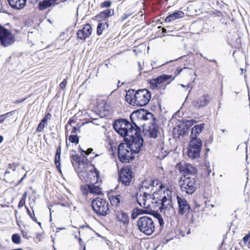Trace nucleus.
I'll list each match as a JSON object with an SVG mask.
<instances>
[{
    "instance_id": "obj_15",
    "label": "nucleus",
    "mask_w": 250,
    "mask_h": 250,
    "mask_svg": "<svg viewBox=\"0 0 250 250\" xmlns=\"http://www.w3.org/2000/svg\"><path fill=\"white\" fill-rule=\"evenodd\" d=\"M10 6L14 9L21 10L26 5L27 0H7Z\"/></svg>"
},
{
    "instance_id": "obj_63",
    "label": "nucleus",
    "mask_w": 250,
    "mask_h": 250,
    "mask_svg": "<svg viewBox=\"0 0 250 250\" xmlns=\"http://www.w3.org/2000/svg\"><path fill=\"white\" fill-rule=\"evenodd\" d=\"M144 188H145L146 189H147L149 188L148 187H147V186H142L139 188L140 191H141V192L142 191Z\"/></svg>"
},
{
    "instance_id": "obj_50",
    "label": "nucleus",
    "mask_w": 250,
    "mask_h": 250,
    "mask_svg": "<svg viewBox=\"0 0 250 250\" xmlns=\"http://www.w3.org/2000/svg\"><path fill=\"white\" fill-rule=\"evenodd\" d=\"M178 169L180 171L184 172V169L186 168V165L185 166H183L180 163L178 164Z\"/></svg>"
},
{
    "instance_id": "obj_6",
    "label": "nucleus",
    "mask_w": 250,
    "mask_h": 250,
    "mask_svg": "<svg viewBox=\"0 0 250 250\" xmlns=\"http://www.w3.org/2000/svg\"><path fill=\"white\" fill-rule=\"evenodd\" d=\"M197 187V179L195 177H185L180 186L182 192L188 194H192L196 190Z\"/></svg>"
},
{
    "instance_id": "obj_33",
    "label": "nucleus",
    "mask_w": 250,
    "mask_h": 250,
    "mask_svg": "<svg viewBox=\"0 0 250 250\" xmlns=\"http://www.w3.org/2000/svg\"><path fill=\"white\" fill-rule=\"evenodd\" d=\"M71 158V161L73 165H74L73 162L75 161L77 163H78L79 165L80 164V163H84L83 160L82 159L81 156H79L78 154L76 155H72L70 156Z\"/></svg>"
},
{
    "instance_id": "obj_51",
    "label": "nucleus",
    "mask_w": 250,
    "mask_h": 250,
    "mask_svg": "<svg viewBox=\"0 0 250 250\" xmlns=\"http://www.w3.org/2000/svg\"><path fill=\"white\" fill-rule=\"evenodd\" d=\"M27 173H25V174L23 175V176L19 181H17L16 184V186H18L19 185V184H20L22 182V181L26 178V176H27V175H26Z\"/></svg>"
},
{
    "instance_id": "obj_22",
    "label": "nucleus",
    "mask_w": 250,
    "mask_h": 250,
    "mask_svg": "<svg viewBox=\"0 0 250 250\" xmlns=\"http://www.w3.org/2000/svg\"><path fill=\"white\" fill-rule=\"evenodd\" d=\"M202 146V142L200 139H192L190 138L188 147H191L195 149H199V151L201 150Z\"/></svg>"
},
{
    "instance_id": "obj_25",
    "label": "nucleus",
    "mask_w": 250,
    "mask_h": 250,
    "mask_svg": "<svg viewBox=\"0 0 250 250\" xmlns=\"http://www.w3.org/2000/svg\"><path fill=\"white\" fill-rule=\"evenodd\" d=\"M146 210L139 208H135L132 210L131 214V219H136L138 215L146 214Z\"/></svg>"
},
{
    "instance_id": "obj_57",
    "label": "nucleus",
    "mask_w": 250,
    "mask_h": 250,
    "mask_svg": "<svg viewBox=\"0 0 250 250\" xmlns=\"http://www.w3.org/2000/svg\"><path fill=\"white\" fill-rule=\"evenodd\" d=\"M149 195L146 192H143V200L146 202L147 196Z\"/></svg>"
},
{
    "instance_id": "obj_62",
    "label": "nucleus",
    "mask_w": 250,
    "mask_h": 250,
    "mask_svg": "<svg viewBox=\"0 0 250 250\" xmlns=\"http://www.w3.org/2000/svg\"><path fill=\"white\" fill-rule=\"evenodd\" d=\"M102 238L105 241L107 245H109V243H110V241H109L106 237H102Z\"/></svg>"
},
{
    "instance_id": "obj_48",
    "label": "nucleus",
    "mask_w": 250,
    "mask_h": 250,
    "mask_svg": "<svg viewBox=\"0 0 250 250\" xmlns=\"http://www.w3.org/2000/svg\"><path fill=\"white\" fill-rule=\"evenodd\" d=\"M250 238V232L246 234L243 238V242L246 244Z\"/></svg>"
},
{
    "instance_id": "obj_45",
    "label": "nucleus",
    "mask_w": 250,
    "mask_h": 250,
    "mask_svg": "<svg viewBox=\"0 0 250 250\" xmlns=\"http://www.w3.org/2000/svg\"><path fill=\"white\" fill-rule=\"evenodd\" d=\"M61 140H60L59 143V146L57 148L55 155H61Z\"/></svg>"
},
{
    "instance_id": "obj_30",
    "label": "nucleus",
    "mask_w": 250,
    "mask_h": 250,
    "mask_svg": "<svg viewBox=\"0 0 250 250\" xmlns=\"http://www.w3.org/2000/svg\"><path fill=\"white\" fill-rule=\"evenodd\" d=\"M77 36L78 39L79 40H85L88 38L86 31L83 28L81 29H79L77 32Z\"/></svg>"
},
{
    "instance_id": "obj_60",
    "label": "nucleus",
    "mask_w": 250,
    "mask_h": 250,
    "mask_svg": "<svg viewBox=\"0 0 250 250\" xmlns=\"http://www.w3.org/2000/svg\"><path fill=\"white\" fill-rule=\"evenodd\" d=\"M27 191L24 192L23 193V194H22V195L21 197V199L26 200V198L27 197Z\"/></svg>"
},
{
    "instance_id": "obj_14",
    "label": "nucleus",
    "mask_w": 250,
    "mask_h": 250,
    "mask_svg": "<svg viewBox=\"0 0 250 250\" xmlns=\"http://www.w3.org/2000/svg\"><path fill=\"white\" fill-rule=\"evenodd\" d=\"M210 100V98L208 95L204 94L198 99L193 100L192 104L194 107L199 109L206 106L209 103Z\"/></svg>"
},
{
    "instance_id": "obj_41",
    "label": "nucleus",
    "mask_w": 250,
    "mask_h": 250,
    "mask_svg": "<svg viewBox=\"0 0 250 250\" xmlns=\"http://www.w3.org/2000/svg\"><path fill=\"white\" fill-rule=\"evenodd\" d=\"M68 206L70 209L72 214L76 215L77 213H78L79 211L78 210L76 206H74L72 204H68Z\"/></svg>"
},
{
    "instance_id": "obj_23",
    "label": "nucleus",
    "mask_w": 250,
    "mask_h": 250,
    "mask_svg": "<svg viewBox=\"0 0 250 250\" xmlns=\"http://www.w3.org/2000/svg\"><path fill=\"white\" fill-rule=\"evenodd\" d=\"M200 151L199 149H195L190 147H188V155L189 158L192 159H195L200 157Z\"/></svg>"
},
{
    "instance_id": "obj_38",
    "label": "nucleus",
    "mask_w": 250,
    "mask_h": 250,
    "mask_svg": "<svg viewBox=\"0 0 250 250\" xmlns=\"http://www.w3.org/2000/svg\"><path fill=\"white\" fill-rule=\"evenodd\" d=\"M155 78L152 79L150 82V87L153 89H159L160 88V84L158 82L155 81Z\"/></svg>"
},
{
    "instance_id": "obj_12",
    "label": "nucleus",
    "mask_w": 250,
    "mask_h": 250,
    "mask_svg": "<svg viewBox=\"0 0 250 250\" xmlns=\"http://www.w3.org/2000/svg\"><path fill=\"white\" fill-rule=\"evenodd\" d=\"M197 122L194 119L188 120H183L181 124L178 125L177 131L179 136H184L188 134V129Z\"/></svg>"
},
{
    "instance_id": "obj_19",
    "label": "nucleus",
    "mask_w": 250,
    "mask_h": 250,
    "mask_svg": "<svg viewBox=\"0 0 250 250\" xmlns=\"http://www.w3.org/2000/svg\"><path fill=\"white\" fill-rule=\"evenodd\" d=\"M184 13L181 11H176L167 16L165 20L166 22H171L184 17Z\"/></svg>"
},
{
    "instance_id": "obj_21",
    "label": "nucleus",
    "mask_w": 250,
    "mask_h": 250,
    "mask_svg": "<svg viewBox=\"0 0 250 250\" xmlns=\"http://www.w3.org/2000/svg\"><path fill=\"white\" fill-rule=\"evenodd\" d=\"M51 117V114L49 112L47 113L42 120L41 122L38 125L36 131L38 132H42L44 128L45 125H46L48 120H50Z\"/></svg>"
},
{
    "instance_id": "obj_56",
    "label": "nucleus",
    "mask_w": 250,
    "mask_h": 250,
    "mask_svg": "<svg viewBox=\"0 0 250 250\" xmlns=\"http://www.w3.org/2000/svg\"><path fill=\"white\" fill-rule=\"evenodd\" d=\"M139 247L138 246H133L129 248V250H139Z\"/></svg>"
},
{
    "instance_id": "obj_64",
    "label": "nucleus",
    "mask_w": 250,
    "mask_h": 250,
    "mask_svg": "<svg viewBox=\"0 0 250 250\" xmlns=\"http://www.w3.org/2000/svg\"><path fill=\"white\" fill-rule=\"evenodd\" d=\"M138 67H139L138 70H139V71L140 72L142 70H143V67H142L141 63L140 62H138Z\"/></svg>"
},
{
    "instance_id": "obj_36",
    "label": "nucleus",
    "mask_w": 250,
    "mask_h": 250,
    "mask_svg": "<svg viewBox=\"0 0 250 250\" xmlns=\"http://www.w3.org/2000/svg\"><path fill=\"white\" fill-rule=\"evenodd\" d=\"M69 141L71 143L76 145L79 144V138L77 134H72L69 137Z\"/></svg>"
},
{
    "instance_id": "obj_53",
    "label": "nucleus",
    "mask_w": 250,
    "mask_h": 250,
    "mask_svg": "<svg viewBox=\"0 0 250 250\" xmlns=\"http://www.w3.org/2000/svg\"><path fill=\"white\" fill-rule=\"evenodd\" d=\"M164 220H158L159 225H160V229L161 230L163 229V227H164Z\"/></svg>"
},
{
    "instance_id": "obj_10",
    "label": "nucleus",
    "mask_w": 250,
    "mask_h": 250,
    "mask_svg": "<svg viewBox=\"0 0 250 250\" xmlns=\"http://www.w3.org/2000/svg\"><path fill=\"white\" fill-rule=\"evenodd\" d=\"M137 226L141 232L147 235H151L155 229L153 220H138Z\"/></svg>"
},
{
    "instance_id": "obj_20",
    "label": "nucleus",
    "mask_w": 250,
    "mask_h": 250,
    "mask_svg": "<svg viewBox=\"0 0 250 250\" xmlns=\"http://www.w3.org/2000/svg\"><path fill=\"white\" fill-rule=\"evenodd\" d=\"M114 11L110 9H106L96 16L97 20L103 21L105 20L107 18L113 14Z\"/></svg>"
},
{
    "instance_id": "obj_44",
    "label": "nucleus",
    "mask_w": 250,
    "mask_h": 250,
    "mask_svg": "<svg viewBox=\"0 0 250 250\" xmlns=\"http://www.w3.org/2000/svg\"><path fill=\"white\" fill-rule=\"evenodd\" d=\"M81 132V130H80V127H75V126H73V128H72V130L71 131V133L72 134H77V133H80Z\"/></svg>"
},
{
    "instance_id": "obj_59",
    "label": "nucleus",
    "mask_w": 250,
    "mask_h": 250,
    "mask_svg": "<svg viewBox=\"0 0 250 250\" xmlns=\"http://www.w3.org/2000/svg\"><path fill=\"white\" fill-rule=\"evenodd\" d=\"M93 151V148H88L86 151H85V154L86 155H89L90 153H92Z\"/></svg>"
},
{
    "instance_id": "obj_9",
    "label": "nucleus",
    "mask_w": 250,
    "mask_h": 250,
    "mask_svg": "<svg viewBox=\"0 0 250 250\" xmlns=\"http://www.w3.org/2000/svg\"><path fill=\"white\" fill-rule=\"evenodd\" d=\"M133 177V172L130 166L123 167L119 172L118 180L125 186H129Z\"/></svg>"
},
{
    "instance_id": "obj_39",
    "label": "nucleus",
    "mask_w": 250,
    "mask_h": 250,
    "mask_svg": "<svg viewBox=\"0 0 250 250\" xmlns=\"http://www.w3.org/2000/svg\"><path fill=\"white\" fill-rule=\"evenodd\" d=\"M122 219H129V216L128 214L123 211H120L116 214V219H119L120 217Z\"/></svg>"
},
{
    "instance_id": "obj_29",
    "label": "nucleus",
    "mask_w": 250,
    "mask_h": 250,
    "mask_svg": "<svg viewBox=\"0 0 250 250\" xmlns=\"http://www.w3.org/2000/svg\"><path fill=\"white\" fill-rule=\"evenodd\" d=\"M116 225L119 226L122 229H125L129 223V220H116Z\"/></svg>"
},
{
    "instance_id": "obj_8",
    "label": "nucleus",
    "mask_w": 250,
    "mask_h": 250,
    "mask_svg": "<svg viewBox=\"0 0 250 250\" xmlns=\"http://www.w3.org/2000/svg\"><path fill=\"white\" fill-rule=\"evenodd\" d=\"M94 167L93 169L90 170L88 172L82 171L79 174L80 178L83 177L84 181L87 183V184L95 185L98 183V178H100L99 171Z\"/></svg>"
},
{
    "instance_id": "obj_1",
    "label": "nucleus",
    "mask_w": 250,
    "mask_h": 250,
    "mask_svg": "<svg viewBox=\"0 0 250 250\" xmlns=\"http://www.w3.org/2000/svg\"><path fill=\"white\" fill-rule=\"evenodd\" d=\"M144 144L143 137L128 140L125 138L118 146V156L123 163H127L134 159L135 154L139 153Z\"/></svg>"
},
{
    "instance_id": "obj_58",
    "label": "nucleus",
    "mask_w": 250,
    "mask_h": 250,
    "mask_svg": "<svg viewBox=\"0 0 250 250\" xmlns=\"http://www.w3.org/2000/svg\"><path fill=\"white\" fill-rule=\"evenodd\" d=\"M175 220V221H176V224H175V225H173V224H172L173 223H174L173 220H170V224H171V226H172V227H175V226H177V224H178V221H179V220L176 219V220Z\"/></svg>"
},
{
    "instance_id": "obj_16",
    "label": "nucleus",
    "mask_w": 250,
    "mask_h": 250,
    "mask_svg": "<svg viewBox=\"0 0 250 250\" xmlns=\"http://www.w3.org/2000/svg\"><path fill=\"white\" fill-rule=\"evenodd\" d=\"M57 0H42L38 3V8L41 11L44 10L52 6L55 5Z\"/></svg>"
},
{
    "instance_id": "obj_43",
    "label": "nucleus",
    "mask_w": 250,
    "mask_h": 250,
    "mask_svg": "<svg viewBox=\"0 0 250 250\" xmlns=\"http://www.w3.org/2000/svg\"><path fill=\"white\" fill-rule=\"evenodd\" d=\"M111 4V1L109 0H107L102 2L101 4V6L102 8H108L110 6Z\"/></svg>"
},
{
    "instance_id": "obj_61",
    "label": "nucleus",
    "mask_w": 250,
    "mask_h": 250,
    "mask_svg": "<svg viewBox=\"0 0 250 250\" xmlns=\"http://www.w3.org/2000/svg\"><path fill=\"white\" fill-rule=\"evenodd\" d=\"M39 0H29V1L31 4H36Z\"/></svg>"
},
{
    "instance_id": "obj_47",
    "label": "nucleus",
    "mask_w": 250,
    "mask_h": 250,
    "mask_svg": "<svg viewBox=\"0 0 250 250\" xmlns=\"http://www.w3.org/2000/svg\"><path fill=\"white\" fill-rule=\"evenodd\" d=\"M67 84V81L66 79L63 80V81L60 84V88L62 89H64Z\"/></svg>"
},
{
    "instance_id": "obj_49",
    "label": "nucleus",
    "mask_w": 250,
    "mask_h": 250,
    "mask_svg": "<svg viewBox=\"0 0 250 250\" xmlns=\"http://www.w3.org/2000/svg\"><path fill=\"white\" fill-rule=\"evenodd\" d=\"M25 200L21 199H20V202L18 205V207L21 208L25 205Z\"/></svg>"
},
{
    "instance_id": "obj_52",
    "label": "nucleus",
    "mask_w": 250,
    "mask_h": 250,
    "mask_svg": "<svg viewBox=\"0 0 250 250\" xmlns=\"http://www.w3.org/2000/svg\"><path fill=\"white\" fill-rule=\"evenodd\" d=\"M130 16V14H124L123 16L121 17V21H123L125 20H126L127 18H128Z\"/></svg>"
},
{
    "instance_id": "obj_18",
    "label": "nucleus",
    "mask_w": 250,
    "mask_h": 250,
    "mask_svg": "<svg viewBox=\"0 0 250 250\" xmlns=\"http://www.w3.org/2000/svg\"><path fill=\"white\" fill-rule=\"evenodd\" d=\"M205 124L204 123L195 125L191 129L190 138L199 139L197 136L203 131Z\"/></svg>"
},
{
    "instance_id": "obj_3",
    "label": "nucleus",
    "mask_w": 250,
    "mask_h": 250,
    "mask_svg": "<svg viewBox=\"0 0 250 250\" xmlns=\"http://www.w3.org/2000/svg\"><path fill=\"white\" fill-rule=\"evenodd\" d=\"M151 97L150 91L146 88L137 90L129 89L126 91L125 100L131 105L144 106L148 104Z\"/></svg>"
},
{
    "instance_id": "obj_27",
    "label": "nucleus",
    "mask_w": 250,
    "mask_h": 250,
    "mask_svg": "<svg viewBox=\"0 0 250 250\" xmlns=\"http://www.w3.org/2000/svg\"><path fill=\"white\" fill-rule=\"evenodd\" d=\"M108 26V24L106 22L99 23L97 28V34L98 36L102 35L105 27Z\"/></svg>"
},
{
    "instance_id": "obj_24",
    "label": "nucleus",
    "mask_w": 250,
    "mask_h": 250,
    "mask_svg": "<svg viewBox=\"0 0 250 250\" xmlns=\"http://www.w3.org/2000/svg\"><path fill=\"white\" fill-rule=\"evenodd\" d=\"M197 170L196 168L193 167L190 164H186V168L184 169V178L185 177H190L189 175L194 174L197 173Z\"/></svg>"
},
{
    "instance_id": "obj_26",
    "label": "nucleus",
    "mask_w": 250,
    "mask_h": 250,
    "mask_svg": "<svg viewBox=\"0 0 250 250\" xmlns=\"http://www.w3.org/2000/svg\"><path fill=\"white\" fill-rule=\"evenodd\" d=\"M108 198L112 206H117L121 203L122 197L120 195H111Z\"/></svg>"
},
{
    "instance_id": "obj_13",
    "label": "nucleus",
    "mask_w": 250,
    "mask_h": 250,
    "mask_svg": "<svg viewBox=\"0 0 250 250\" xmlns=\"http://www.w3.org/2000/svg\"><path fill=\"white\" fill-rule=\"evenodd\" d=\"M81 190L83 195L86 196L88 193L94 194H103L101 188L99 186H95L93 184H85L81 186Z\"/></svg>"
},
{
    "instance_id": "obj_42",
    "label": "nucleus",
    "mask_w": 250,
    "mask_h": 250,
    "mask_svg": "<svg viewBox=\"0 0 250 250\" xmlns=\"http://www.w3.org/2000/svg\"><path fill=\"white\" fill-rule=\"evenodd\" d=\"M187 67H185L183 68H181L180 67L177 68L176 69V70H175V76L174 77H173V78H171V79L170 81H172V80H174L175 77H176V76L177 75H179L182 71L183 69H187Z\"/></svg>"
},
{
    "instance_id": "obj_35",
    "label": "nucleus",
    "mask_w": 250,
    "mask_h": 250,
    "mask_svg": "<svg viewBox=\"0 0 250 250\" xmlns=\"http://www.w3.org/2000/svg\"><path fill=\"white\" fill-rule=\"evenodd\" d=\"M11 240L13 243L16 244H19L21 242V236L18 233H14L11 236Z\"/></svg>"
},
{
    "instance_id": "obj_5",
    "label": "nucleus",
    "mask_w": 250,
    "mask_h": 250,
    "mask_svg": "<svg viewBox=\"0 0 250 250\" xmlns=\"http://www.w3.org/2000/svg\"><path fill=\"white\" fill-rule=\"evenodd\" d=\"M176 199L178 205L179 214L185 215L187 219H196V218L199 217V216H196V213L192 211L185 198L177 195Z\"/></svg>"
},
{
    "instance_id": "obj_7",
    "label": "nucleus",
    "mask_w": 250,
    "mask_h": 250,
    "mask_svg": "<svg viewBox=\"0 0 250 250\" xmlns=\"http://www.w3.org/2000/svg\"><path fill=\"white\" fill-rule=\"evenodd\" d=\"M15 41L14 35L7 29L0 24V43L6 47L12 44Z\"/></svg>"
},
{
    "instance_id": "obj_31",
    "label": "nucleus",
    "mask_w": 250,
    "mask_h": 250,
    "mask_svg": "<svg viewBox=\"0 0 250 250\" xmlns=\"http://www.w3.org/2000/svg\"><path fill=\"white\" fill-rule=\"evenodd\" d=\"M54 163L58 171L62 173L61 168V155H55Z\"/></svg>"
},
{
    "instance_id": "obj_55",
    "label": "nucleus",
    "mask_w": 250,
    "mask_h": 250,
    "mask_svg": "<svg viewBox=\"0 0 250 250\" xmlns=\"http://www.w3.org/2000/svg\"><path fill=\"white\" fill-rule=\"evenodd\" d=\"M42 236L41 233H37L36 237V240H37L38 242H40L41 241V237Z\"/></svg>"
},
{
    "instance_id": "obj_32",
    "label": "nucleus",
    "mask_w": 250,
    "mask_h": 250,
    "mask_svg": "<svg viewBox=\"0 0 250 250\" xmlns=\"http://www.w3.org/2000/svg\"><path fill=\"white\" fill-rule=\"evenodd\" d=\"M167 197L166 195L163 196L162 198L161 197H160L159 201H161V206L159 208L160 212H162L163 209L167 208V206L165 205V203L167 201Z\"/></svg>"
},
{
    "instance_id": "obj_40",
    "label": "nucleus",
    "mask_w": 250,
    "mask_h": 250,
    "mask_svg": "<svg viewBox=\"0 0 250 250\" xmlns=\"http://www.w3.org/2000/svg\"><path fill=\"white\" fill-rule=\"evenodd\" d=\"M83 28L85 30V31H86V33H87V36H88V37H89V36L91 34L92 30L90 24L87 23L85 24Z\"/></svg>"
},
{
    "instance_id": "obj_17",
    "label": "nucleus",
    "mask_w": 250,
    "mask_h": 250,
    "mask_svg": "<svg viewBox=\"0 0 250 250\" xmlns=\"http://www.w3.org/2000/svg\"><path fill=\"white\" fill-rule=\"evenodd\" d=\"M151 125L149 126V128L147 130L148 132V136L153 139H156L158 137V134L159 132V127L156 123L154 122H151Z\"/></svg>"
},
{
    "instance_id": "obj_46",
    "label": "nucleus",
    "mask_w": 250,
    "mask_h": 250,
    "mask_svg": "<svg viewBox=\"0 0 250 250\" xmlns=\"http://www.w3.org/2000/svg\"><path fill=\"white\" fill-rule=\"evenodd\" d=\"M19 165L18 163L15 164H10L8 165V168H12L13 171H15L16 170V168L17 167H18Z\"/></svg>"
},
{
    "instance_id": "obj_54",
    "label": "nucleus",
    "mask_w": 250,
    "mask_h": 250,
    "mask_svg": "<svg viewBox=\"0 0 250 250\" xmlns=\"http://www.w3.org/2000/svg\"><path fill=\"white\" fill-rule=\"evenodd\" d=\"M21 233H22V235L23 238L28 239L29 237H30V236H28V235H27V233L26 231H24L23 230H22Z\"/></svg>"
},
{
    "instance_id": "obj_2",
    "label": "nucleus",
    "mask_w": 250,
    "mask_h": 250,
    "mask_svg": "<svg viewBox=\"0 0 250 250\" xmlns=\"http://www.w3.org/2000/svg\"><path fill=\"white\" fill-rule=\"evenodd\" d=\"M113 127L124 139L128 138V140H131L136 139L137 137H143L140 132L139 134L136 133L137 128L126 119L119 118L115 120L113 123Z\"/></svg>"
},
{
    "instance_id": "obj_37",
    "label": "nucleus",
    "mask_w": 250,
    "mask_h": 250,
    "mask_svg": "<svg viewBox=\"0 0 250 250\" xmlns=\"http://www.w3.org/2000/svg\"><path fill=\"white\" fill-rule=\"evenodd\" d=\"M15 112V111L13 110L0 115V123H2L7 117L13 115Z\"/></svg>"
},
{
    "instance_id": "obj_34",
    "label": "nucleus",
    "mask_w": 250,
    "mask_h": 250,
    "mask_svg": "<svg viewBox=\"0 0 250 250\" xmlns=\"http://www.w3.org/2000/svg\"><path fill=\"white\" fill-rule=\"evenodd\" d=\"M144 115H145L144 116V120L145 121L148 120L149 119H152V122H155L156 123V119L155 117L154 116V115L153 114H152L151 112H150L148 110H146V112H144Z\"/></svg>"
},
{
    "instance_id": "obj_28",
    "label": "nucleus",
    "mask_w": 250,
    "mask_h": 250,
    "mask_svg": "<svg viewBox=\"0 0 250 250\" xmlns=\"http://www.w3.org/2000/svg\"><path fill=\"white\" fill-rule=\"evenodd\" d=\"M171 75L163 74L156 78L155 81L158 82L160 84L169 79H171Z\"/></svg>"
},
{
    "instance_id": "obj_11",
    "label": "nucleus",
    "mask_w": 250,
    "mask_h": 250,
    "mask_svg": "<svg viewBox=\"0 0 250 250\" xmlns=\"http://www.w3.org/2000/svg\"><path fill=\"white\" fill-rule=\"evenodd\" d=\"M144 112H146V109L144 108L135 110L132 112L129 117L131 122L137 128L136 133L138 134L141 132V128L138 125H140L139 121L142 120H144Z\"/></svg>"
},
{
    "instance_id": "obj_4",
    "label": "nucleus",
    "mask_w": 250,
    "mask_h": 250,
    "mask_svg": "<svg viewBox=\"0 0 250 250\" xmlns=\"http://www.w3.org/2000/svg\"><path fill=\"white\" fill-rule=\"evenodd\" d=\"M91 206L94 211L99 216H104L109 213L108 202L101 197H96L91 202Z\"/></svg>"
}]
</instances>
